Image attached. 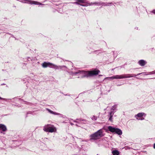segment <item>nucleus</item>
Wrapping results in <instances>:
<instances>
[{"label": "nucleus", "instance_id": "nucleus-1", "mask_svg": "<svg viewBox=\"0 0 155 155\" xmlns=\"http://www.w3.org/2000/svg\"><path fill=\"white\" fill-rule=\"evenodd\" d=\"M100 72L99 70H94L89 71H80L74 74H78L82 78L89 77L98 74Z\"/></svg>", "mask_w": 155, "mask_h": 155}, {"label": "nucleus", "instance_id": "nucleus-2", "mask_svg": "<svg viewBox=\"0 0 155 155\" xmlns=\"http://www.w3.org/2000/svg\"><path fill=\"white\" fill-rule=\"evenodd\" d=\"M42 66L44 68L48 67L55 70L62 69L65 70L67 69V68L64 66H57L49 62H44L42 64Z\"/></svg>", "mask_w": 155, "mask_h": 155}, {"label": "nucleus", "instance_id": "nucleus-3", "mask_svg": "<svg viewBox=\"0 0 155 155\" xmlns=\"http://www.w3.org/2000/svg\"><path fill=\"white\" fill-rule=\"evenodd\" d=\"M104 136L102 130L100 129L90 135V140H96L99 139Z\"/></svg>", "mask_w": 155, "mask_h": 155}, {"label": "nucleus", "instance_id": "nucleus-4", "mask_svg": "<svg viewBox=\"0 0 155 155\" xmlns=\"http://www.w3.org/2000/svg\"><path fill=\"white\" fill-rule=\"evenodd\" d=\"M141 73H139L137 74V76H138L140 75ZM134 76H131L130 74H122L121 75H116L114 76L111 77H107L105 78V79H107L108 80H110L114 79H121L123 78H130L133 77ZM134 76H136V75H134Z\"/></svg>", "mask_w": 155, "mask_h": 155}, {"label": "nucleus", "instance_id": "nucleus-5", "mask_svg": "<svg viewBox=\"0 0 155 155\" xmlns=\"http://www.w3.org/2000/svg\"><path fill=\"white\" fill-rule=\"evenodd\" d=\"M43 130L47 132L52 133L56 130V129L53 126L47 124L44 126Z\"/></svg>", "mask_w": 155, "mask_h": 155}, {"label": "nucleus", "instance_id": "nucleus-6", "mask_svg": "<svg viewBox=\"0 0 155 155\" xmlns=\"http://www.w3.org/2000/svg\"><path fill=\"white\" fill-rule=\"evenodd\" d=\"M109 131L112 132H115L117 134L121 135L122 134L121 130L119 129L113 127H112L109 126L108 127Z\"/></svg>", "mask_w": 155, "mask_h": 155}, {"label": "nucleus", "instance_id": "nucleus-7", "mask_svg": "<svg viewBox=\"0 0 155 155\" xmlns=\"http://www.w3.org/2000/svg\"><path fill=\"white\" fill-rule=\"evenodd\" d=\"M77 1L79 2L80 4V5L82 6H87L94 4V3L91 2L90 3L86 0H77Z\"/></svg>", "mask_w": 155, "mask_h": 155}, {"label": "nucleus", "instance_id": "nucleus-8", "mask_svg": "<svg viewBox=\"0 0 155 155\" xmlns=\"http://www.w3.org/2000/svg\"><path fill=\"white\" fill-rule=\"evenodd\" d=\"M24 2H22L24 3L29 4L31 5H43L44 4L41 3L40 2H38L37 1L29 0H24Z\"/></svg>", "mask_w": 155, "mask_h": 155}, {"label": "nucleus", "instance_id": "nucleus-9", "mask_svg": "<svg viewBox=\"0 0 155 155\" xmlns=\"http://www.w3.org/2000/svg\"><path fill=\"white\" fill-rule=\"evenodd\" d=\"M7 129L6 126L4 124H0V133L5 134V132L7 131Z\"/></svg>", "mask_w": 155, "mask_h": 155}, {"label": "nucleus", "instance_id": "nucleus-10", "mask_svg": "<svg viewBox=\"0 0 155 155\" xmlns=\"http://www.w3.org/2000/svg\"><path fill=\"white\" fill-rule=\"evenodd\" d=\"M145 116L146 114L143 113H139L135 116V117L138 120H143L144 118L143 117V116Z\"/></svg>", "mask_w": 155, "mask_h": 155}, {"label": "nucleus", "instance_id": "nucleus-11", "mask_svg": "<svg viewBox=\"0 0 155 155\" xmlns=\"http://www.w3.org/2000/svg\"><path fill=\"white\" fill-rule=\"evenodd\" d=\"M46 110H47L49 113L51 114H54V115H60V117H64L63 115L60 114V113L54 112L48 108H46Z\"/></svg>", "mask_w": 155, "mask_h": 155}, {"label": "nucleus", "instance_id": "nucleus-12", "mask_svg": "<svg viewBox=\"0 0 155 155\" xmlns=\"http://www.w3.org/2000/svg\"><path fill=\"white\" fill-rule=\"evenodd\" d=\"M146 63V61L143 60H140L138 61L139 64L142 66H144Z\"/></svg>", "mask_w": 155, "mask_h": 155}, {"label": "nucleus", "instance_id": "nucleus-13", "mask_svg": "<svg viewBox=\"0 0 155 155\" xmlns=\"http://www.w3.org/2000/svg\"><path fill=\"white\" fill-rule=\"evenodd\" d=\"M112 153L113 155H118L119 153L117 150H114L112 151Z\"/></svg>", "mask_w": 155, "mask_h": 155}, {"label": "nucleus", "instance_id": "nucleus-14", "mask_svg": "<svg viewBox=\"0 0 155 155\" xmlns=\"http://www.w3.org/2000/svg\"><path fill=\"white\" fill-rule=\"evenodd\" d=\"M110 117L109 118V120L112 121V117L114 114V113L112 112H111L110 113Z\"/></svg>", "mask_w": 155, "mask_h": 155}, {"label": "nucleus", "instance_id": "nucleus-15", "mask_svg": "<svg viewBox=\"0 0 155 155\" xmlns=\"http://www.w3.org/2000/svg\"><path fill=\"white\" fill-rule=\"evenodd\" d=\"M83 120H80L79 119H77L74 122L75 123L77 122L78 123H79V124H83Z\"/></svg>", "mask_w": 155, "mask_h": 155}, {"label": "nucleus", "instance_id": "nucleus-16", "mask_svg": "<svg viewBox=\"0 0 155 155\" xmlns=\"http://www.w3.org/2000/svg\"><path fill=\"white\" fill-rule=\"evenodd\" d=\"M111 4L110 3H103L102 5L104 6H110Z\"/></svg>", "mask_w": 155, "mask_h": 155}, {"label": "nucleus", "instance_id": "nucleus-17", "mask_svg": "<svg viewBox=\"0 0 155 155\" xmlns=\"http://www.w3.org/2000/svg\"><path fill=\"white\" fill-rule=\"evenodd\" d=\"M97 117L95 116H93V117H92L91 119L93 120H96L97 119Z\"/></svg>", "mask_w": 155, "mask_h": 155}, {"label": "nucleus", "instance_id": "nucleus-18", "mask_svg": "<svg viewBox=\"0 0 155 155\" xmlns=\"http://www.w3.org/2000/svg\"><path fill=\"white\" fill-rule=\"evenodd\" d=\"M116 106L114 105L113 107L111 109V110H113V111H114L116 110Z\"/></svg>", "mask_w": 155, "mask_h": 155}, {"label": "nucleus", "instance_id": "nucleus-19", "mask_svg": "<svg viewBox=\"0 0 155 155\" xmlns=\"http://www.w3.org/2000/svg\"><path fill=\"white\" fill-rule=\"evenodd\" d=\"M74 3L77 5H80V4L79 3V2L77 1V0H76V2H74Z\"/></svg>", "mask_w": 155, "mask_h": 155}, {"label": "nucleus", "instance_id": "nucleus-20", "mask_svg": "<svg viewBox=\"0 0 155 155\" xmlns=\"http://www.w3.org/2000/svg\"><path fill=\"white\" fill-rule=\"evenodd\" d=\"M0 99L1 100H4L6 101L7 99L5 98H3L0 97Z\"/></svg>", "mask_w": 155, "mask_h": 155}, {"label": "nucleus", "instance_id": "nucleus-21", "mask_svg": "<svg viewBox=\"0 0 155 155\" xmlns=\"http://www.w3.org/2000/svg\"><path fill=\"white\" fill-rule=\"evenodd\" d=\"M152 12L155 14V10H153L152 11Z\"/></svg>", "mask_w": 155, "mask_h": 155}, {"label": "nucleus", "instance_id": "nucleus-22", "mask_svg": "<svg viewBox=\"0 0 155 155\" xmlns=\"http://www.w3.org/2000/svg\"><path fill=\"white\" fill-rule=\"evenodd\" d=\"M153 148L155 149V143L153 145Z\"/></svg>", "mask_w": 155, "mask_h": 155}, {"label": "nucleus", "instance_id": "nucleus-23", "mask_svg": "<svg viewBox=\"0 0 155 155\" xmlns=\"http://www.w3.org/2000/svg\"><path fill=\"white\" fill-rule=\"evenodd\" d=\"M75 125H77V126H78V124H75Z\"/></svg>", "mask_w": 155, "mask_h": 155}, {"label": "nucleus", "instance_id": "nucleus-24", "mask_svg": "<svg viewBox=\"0 0 155 155\" xmlns=\"http://www.w3.org/2000/svg\"><path fill=\"white\" fill-rule=\"evenodd\" d=\"M59 12H60V13H62V12H61L60 11H59Z\"/></svg>", "mask_w": 155, "mask_h": 155}, {"label": "nucleus", "instance_id": "nucleus-25", "mask_svg": "<svg viewBox=\"0 0 155 155\" xmlns=\"http://www.w3.org/2000/svg\"><path fill=\"white\" fill-rule=\"evenodd\" d=\"M99 76H102V75H99Z\"/></svg>", "mask_w": 155, "mask_h": 155}, {"label": "nucleus", "instance_id": "nucleus-26", "mask_svg": "<svg viewBox=\"0 0 155 155\" xmlns=\"http://www.w3.org/2000/svg\"><path fill=\"white\" fill-rule=\"evenodd\" d=\"M5 84H3V85H5Z\"/></svg>", "mask_w": 155, "mask_h": 155}]
</instances>
